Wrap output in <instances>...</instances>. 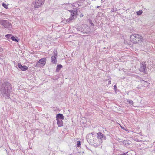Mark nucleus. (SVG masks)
Wrapping results in <instances>:
<instances>
[{
  "mask_svg": "<svg viewBox=\"0 0 155 155\" xmlns=\"http://www.w3.org/2000/svg\"><path fill=\"white\" fill-rule=\"evenodd\" d=\"M46 58H44L40 59L37 62L35 67H41L43 66L46 63Z\"/></svg>",
  "mask_w": 155,
  "mask_h": 155,
  "instance_id": "obj_7",
  "label": "nucleus"
},
{
  "mask_svg": "<svg viewBox=\"0 0 155 155\" xmlns=\"http://www.w3.org/2000/svg\"><path fill=\"white\" fill-rule=\"evenodd\" d=\"M64 117L63 114L58 113L56 115V120H63L64 119Z\"/></svg>",
  "mask_w": 155,
  "mask_h": 155,
  "instance_id": "obj_12",
  "label": "nucleus"
},
{
  "mask_svg": "<svg viewBox=\"0 0 155 155\" xmlns=\"http://www.w3.org/2000/svg\"><path fill=\"white\" fill-rule=\"evenodd\" d=\"M0 23L5 28H9L11 25L7 20H1Z\"/></svg>",
  "mask_w": 155,
  "mask_h": 155,
  "instance_id": "obj_8",
  "label": "nucleus"
},
{
  "mask_svg": "<svg viewBox=\"0 0 155 155\" xmlns=\"http://www.w3.org/2000/svg\"><path fill=\"white\" fill-rule=\"evenodd\" d=\"M103 2V0H101V2H102V3Z\"/></svg>",
  "mask_w": 155,
  "mask_h": 155,
  "instance_id": "obj_37",
  "label": "nucleus"
},
{
  "mask_svg": "<svg viewBox=\"0 0 155 155\" xmlns=\"http://www.w3.org/2000/svg\"><path fill=\"white\" fill-rule=\"evenodd\" d=\"M62 67L63 66L61 64H58L56 67L55 72H58Z\"/></svg>",
  "mask_w": 155,
  "mask_h": 155,
  "instance_id": "obj_17",
  "label": "nucleus"
},
{
  "mask_svg": "<svg viewBox=\"0 0 155 155\" xmlns=\"http://www.w3.org/2000/svg\"><path fill=\"white\" fill-rule=\"evenodd\" d=\"M99 7H100V6H97V7L96 8H98Z\"/></svg>",
  "mask_w": 155,
  "mask_h": 155,
  "instance_id": "obj_36",
  "label": "nucleus"
},
{
  "mask_svg": "<svg viewBox=\"0 0 155 155\" xmlns=\"http://www.w3.org/2000/svg\"><path fill=\"white\" fill-rule=\"evenodd\" d=\"M11 38V39L12 41L15 42H19V39L17 37H15L13 35H12V36Z\"/></svg>",
  "mask_w": 155,
  "mask_h": 155,
  "instance_id": "obj_14",
  "label": "nucleus"
},
{
  "mask_svg": "<svg viewBox=\"0 0 155 155\" xmlns=\"http://www.w3.org/2000/svg\"><path fill=\"white\" fill-rule=\"evenodd\" d=\"M114 90L115 91H117V86H116V85H115L114 86Z\"/></svg>",
  "mask_w": 155,
  "mask_h": 155,
  "instance_id": "obj_28",
  "label": "nucleus"
},
{
  "mask_svg": "<svg viewBox=\"0 0 155 155\" xmlns=\"http://www.w3.org/2000/svg\"><path fill=\"white\" fill-rule=\"evenodd\" d=\"M130 41H133V43L137 44L143 42L142 36L140 35L134 34H132L130 38Z\"/></svg>",
  "mask_w": 155,
  "mask_h": 155,
  "instance_id": "obj_2",
  "label": "nucleus"
},
{
  "mask_svg": "<svg viewBox=\"0 0 155 155\" xmlns=\"http://www.w3.org/2000/svg\"><path fill=\"white\" fill-rule=\"evenodd\" d=\"M90 144H91V145H93V146H94L96 147H97V145H96L95 144H94H94H93V143H90Z\"/></svg>",
  "mask_w": 155,
  "mask_h": 155,
  "instance_id": "obj_31",
  "label": "nucleus"
},
{
  "mask_svg": "<svg viewBox=\"0 0 155 155\" xmlns=\"http://www.w3.org/2000/svg\"><path fill=\"white\" fill-rule=\"evenodd\" d=\"M89 23L91 27H94V24L93 23L92 20H89Z\"/></svg>",
  "mask_w": 155,
  "mask_h": 155,
  "instance_id": "obj_23",
  "label": "nucleus"
},
{
  "mask_svg": "<svg viewBox=\"0 0 155 155\" xmlns=\"http://www.w3.org/2000/svg\"><path fill=\"white\" fill-rule=\"evenodd\" d=\"M57 57H55V56H52L51 58V62L54 64H56L57 62Z\"/></svg>",
  "mask_w": 155,
  "mask_h": 155,
  "instance_id": "obj_13",
  "label": "nucleus"
},
{
  "mask_svg": "<svg viewBox=\"0 0 155 155\" xmlns=\"http://www.w3.org/2000/svg\"><path fill=\"white\" fill-rule=\"evenodd\" d=\"M16 68L18 69L19 68L22 71H25L28 69V67L25 65H22L21 63H18L17 64V66H16Z\"/></svg>",
  "mask_w": 155,
  "mask_h": 155,
  "instance_id": "obj_9",
  "label": "nucleus"
},
{
  "mask_svg": "<svg viewBox=\"0 0 155 155\" xmlns=\"http://www.w3.org/2000/svg\"><path fill=\"white\" fill-rule=\"evenodd\" d=\"M90 139H93V138H90Z\"/></svg>",
  "mask_w": 155,
  "mask_h": 155,
  "instance_id": "obj_38",
  "label": "nucleus"
},
{
  "mask_svg": "<svg viewBox=\"0 0 155 155\" xmlns=\"http://www.w3.org/2000/svg\"><path fill=\"white\" fill-rule=\"evenodd\" d=\"M12 36V34H8L5 35V37L7 38V40L8 41H10V39H11V37Z\"/></svg>",
  "mask_w": 155,
  "mask_h": 155,
  "instance_id": "obj_18",
  "label": "nucleus"
},
{
  "mask_svg": "<svg viewBox=\"0 0 155 155\" xmlns=\"http://www.w3.org/2000/svg\"><path fill=\"white\" fill-rule=\"evenodd\" d=\"M78 10L77 8H74L68 10L71 13V16L69 19H72L74 18H75V17L78 15Z\"/></svg>",
  "mask_w": 155,
  "mask_h": 155,
  "instance_id": "obj_5",
  "label": "nucleus"
},
{
  "mask_svg": "<svg viewBox=\"0 0 155 155\" xmlns=\"http://www.w3.org/2000/svg\"><path fill=\"white\" fill-rule=\"evenodd\" d=\"M45 0H35L33 3L34 8H38L41 7L44 4Z\"/></svg>",
  "mask_w": 155,
  "mask_h": 155,
  "instance_id": "obj_6",
  "label": "nucleus"
},
{
  "mask_svg": "<svg viewBox=\"0 0 155 155\" xmlns=\"http://www.w3.org/2000/svg\"><path fill=\"white\" fill-rule=\"evenodd\" d=\"M71 20H63V21L61 22V25H64V24H66L67 23H70V21Z\"/></svg>",
  "mask_w": 155,
  "mask_h": 155,
  "instance_id": "obj_19",
  "label": "nucleus"
},
{
  "mask_svg": "<svg viewBox=\"0 0 155 155\" xmlns=\"http://www.w3.org/2000/svg\"><path fill=\"white\" fill-rule=\"evenodd\" d=\"M12 91L11 84L8 82H4L0 86V93L6 99L10 98V93Z\"/></svg>",
  "mask_w": 155,
  "mask_h": 155,
  "instance_id": "obj_1",
  "label": "nucleus"
},
{
  "mask_svg": "<svg viewBox=\"0 0 155 155\" xmlns=\"http://www.w3.org/2000/svg\"><path fill=\"white\" fill-rule=\"evenodd\" d=\"M89 28L87 25L83 24L82 25L79 26L77 28V30L86 33L89 31Z\"/></svg>",
  "mask_w": 155,
  "mask_h": 155,
  "instance_id": "obj_4",
  "label": "nucleus"
},
{
  "mask_svg": "<svg viewBox=\"0 0 155 155\" xmlns=\"http://www.w3.org/2000/svg\"><path fill=\"white\" fill-rule=\"evenodd\" d=\"M8 4L6 5V4L5 3H3L2 4V5L4 7V8H6V9L8 8Z\"/></svg>",
  "mask_w": 155,
  "mask_h": 155,
  "instance_id": "obj_22",
  "label": "nucleus"
},
{
  "mask_svg": "<svg viewBox=\"0 0 155 155\" xmlns=\"http://www.w3.org/2000/svg\"><path fill=\"white\" fill-rule=\"evenodd\" d=\"M53 54L54 55L53 56H55V57H57V53L56 50H54L53 51Z\"/></svg>",
  "mask_w": 155,
  "mask_h": 155,
  "instance_id": "obj_25",
  "label": "nucleus"
},
{
  "mask_svg": "<svg viewBox=\"0 0 155 155\" xmlns=\"http://www.w3.org/2000/svg\"><path fill=\"white\" fill-rule=\"evenodd\" d=\"M117 11V9L116 8H112V9L111 10V12H116Z\"/></svg>",
  "mask_w": 155,
  "mask_h": 155,
  "instance_id": "obj_27",
  "label": "nucleus"
},
{
  "mask_svg": "<svg viewBox=\"0 0 155 155\" xmlns=\"http://www.w3.org/2000/svg\"><path fill=\"white\" fill-rule=\"evenodd\" d=\"M2 49L1 47H0V52L2 51Z\"/></svg>",
  "mask_w": 155,
  "mask_h": 155,
  "instance_id": "obj_33",
  "label": "nucleus"
},
{
  "mask_svg": "<svg viewBox=\"0 0 155 155\" xmlns=\"http://www.w3.org/2000/svg\"><path fill=\"white\" fill-rule=\"evenodd\" d=\"M127 101L130 105V106H133V105L134 102L133 101H132V100L130 99H127Z\"/></svg>",
  "mask_w": 155,
  "mask_h": 155,
  "instance_id": "obj_21",
  "label": "nucleus"
},
{
  "mask_svg": "<svg viewBox=\"0 0 155 155\" xmlns=\"http://www.w3.org/2000/svg\"><path fill=\"white\" fill-rule=\"evenodd\" d=\"M95 134L94 132L88 134L86 136V138L87 141L89 143H93L95 142V137L93 136Z\"/></svg>",
  "mask_w": 155,
  "mask_h": 155,
  "instance_id": "obj_3",
  "label": "nucleus"
},
{
  "mask_svg": "<svg viewBox=\"0 0 155 155\" xmlns=\"http://www.w3.org/2000/svg\"><path fill=\"white\" fill-rule=\"evenodd\" d=\"M136 13L138 15H140L142 14L143 11L142 10H140L139 11H137Z\"/></svg>",
  "mask_w": 155,
  "mask_h": 155,
  "instance_id": "obj_24",
  "label": "nucleus"
},
{
  "mask_svg": "<svg viewBox=\"0 0 155 155\" xmlns=\"http://www.w3.org/2000/svg\"><path fill=\"white\" fill-rule=\"evenodd\" d=\"M81 145V142L80 141H78L77 142V145H76V146H77L79 147Z\"/></svg>",
  "mask_w": 155,
  "mask_h": 155,
  "instance_id": "obj_26",
  "label": "nucleus"
},
{
  "mask_svg": "<svg viewBox=\"0 0 155 155\" xmlns=\"http://www.w3.org/2000/svg\"><path fill=\"white\" fill-rule=\"evenodd\" d=\"M105 48H105V47H104V48H103V49H105Z\"/></svg>",
  "mask_w": 155,
  "mask_h": 155,
  "instance_id": "obj_39",
  "label": "nucleus"
},
{
  "mask_svg": "<svg viewBox=\"0 0 155 155\" xmlns=\"http://www.w3.org/2000/svg\"><path fill=\"white\" fill-rule=\"evenodd\" d=\"M97 138L100 139L101 140H105L106 139V137L104 135V134L102 133L99 132L97 134Z\"/></svg>",
  "mask_w": 155,
  "mask_h": 155,
  "instance_id": "obj_10",
  "label": "nucleus"
},
{
  "mask_svg": "<svg viewBox=\"0 0 155 155\" xmlns=\"http://www.w3.org/2000/svg\"><path fill=\"white\" fill-rule=\"evenodd\" d=\"M146 68V64L145 62H143L140 64V67L139 69L140 71L144 72Z\"/></svg>",
  "mask_w": 155,
  "mask_h": 155,
  "instance_id": "obj_11",
  "label": "nucleus"
},
{
  "mask_svg": "<svg viewBox=\"0 0 155 155\" xmlns=\"http://www.w3.org/2000/svg\"><path fill=\"white\" fill-rule=\"evenodd\" d=\"M54 79H53L54 80H57L58 79V77L56 76L54 77Z\"/></svg>",
  "mask_w": 155,
  "mask_h": 155,
  "instance_id": "obj_30",
  "label": "nucleus"
},
{
  "mask_svg": "<svg viewBox=\"0 0 155 155\" xmlns=\"http://www.w3.org/2000/svg\"><path fill=\"white\" fill-rule=\"evenodd\" d=\"M78 3H80V1H77L74 3L71 4V5L73 7L78 8V7L81 6V4H78Z\"/></svg>",
  "mask_w": 155,
  "mask_h": 155,
  "instance_id": "obj_15",
  "label": "nucleus"
},
{
  "mask_svg": "<svg viewBox=\"0 0 155 155\" xmlns=\"http://www.w3.org/2000/svg\"><path fill=\"white\" fill-rule=\"evenodd\" d=\"M78 15L80 17H82L83 16V15L81 13H80V15H79L78 14Z\"/></svg>",
  "mask_w": 155,
  "mask_h": 155,
  "instance_id": "obj_29",
  "label": "nucleus"
},
{
  "mask_svg": "<svg viewBox=\"0 0 155 155\" xmlns=\"http://www.w3.org/2000/svg\"><path fill=\"white\" fill-rule=\"evenodd\" d=\"M111 81L110 80H109V81H108V84L109 85V84H111Z\"/></svg>",
  "mask_w": 155,
  "mask_h": 155,
  "instance_id": "obj_32",
  "label": "nucleus"
},
{
  "mask_svg": "<svg viewBox=\"0 0 155 155\" xmlns=\"http://www.w3.org/2000/svg\"><path fill=\"white\" fill-rule=\"evenodd\" d=\"M142 81H143V82H146V83H147V82H146V81H145L144 80H142Z\"/></svg>",
  "mask_w": 155,
  "mask_h": 155,
  "instance_id": "obj_34",
  "label": "nucleus"
},
{
  "mask_svg": "<svg viewBox=\"0 0 155 155\" xmlns=\"http://www.w3.org/2000/svg\"><path fill=\"white\" fill-rule=\"evenodd\" d=\"M63 120H56L57 124L58 127H62L63 126Z\"/></svg>",
  "mask_w": 155,
  "mask_h": 155,
  "instance_id": "obj_16",
  "label": "nucleus"
},
{
  "mask_svg": "<svg viewBox=\"0 0 155 155\" xmlns=\"http://www.w3.org/2000/svg\"><path fill=\"white\" fill-rule=\"evenodd\" d=\"M122 143L123 145L126 146L129 145V143L128 140H124L123 142Z\"/></svg>",
  "mask_w": 155,
  "mask_h": 155,
  "instance_id": "obj_20",
  "label": "nucleus"
},
{
  "mask_svg": "<svg viewBox=\"0 0 155 155\" xmlns=\"http://www.w3.org/2000/svg\"><path fill=\"white\" fill-rule=\"evenodd\" d=\"M78 4H81V3L80 2V3H78Z\"/></svg>",
  "mask_w": 155,
  "mask_h": 155,
  "instance_id": "obj_35",
  "label": "nucleus"
}]
</instances>
